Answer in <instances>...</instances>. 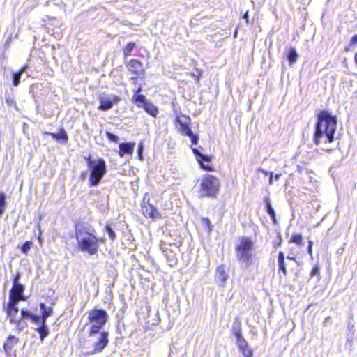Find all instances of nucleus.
Segmentation results:
<instances>
[{
    "label": "nucleus",
    "mask_w": 357,
    "mask_h": 357,
    "mask_svg": "<svg viewBox=\"0 0 357 357\" xmlns=\"http://www.w3.org/2000/svg\"><path fill=\"white\" fill-rule=\"evenodd\" d=\"M336 124L335 116L331 115L327 112H321L318 116V121L314 133V142L319 144L322 139H324L325 143L333 142Z\"/></svg>",
    "instance_id": "obj_1"
},
{
    "label": "nucleus",
    "mask_w": 357,
    "mask_h": 357,
    "mask_svg": "<svg viewBox=\"0 0 357 357\" xmlns=\"http://www.w3.org/2000/svg\"><path fill=\"white\" fill-rule=\"evenodd\" d=\"M89 172V185L97 186L107 173V165L102 158H93L91 155L84 157Z\"/></svg>",
    "instance_id": "obj_2"
},
{
    "label": "nucleus",
    "mask_w": 357,
    "mask_h": 357,
    "mask_svg": "<svg viewBox=\"0 0 357 357\" xmlns=\"http://www.w3.org/2000/svg\"><path fill=\"white\" fill-rule=\"evenodd\" d=\"M108 314L105 310L94 308L89 312L88 320L91 324L89 331V335H93L100 333L108 320Z\"/></svg>",
    "instance_id": "obj_3"
},
{
    "label": "nucleus",
    "mask_w": 357,
    "mask_h": 357,
    "mask_svg": "<svg viewBox=\"0 0 357 357\" xmlns=\"http://www.w3.org/2000/svg\"><path fill=\"white\" fill-rule=\"evenodd\" d=\"M220 189L218 178L211 174L203 176L199 185V196L201 197H216Z\"/></svg>",
    "instance_id": "obj_4"
},
{
    "label": "nucleus",
    "mask_w": 357,
    "mask_h": 357,
    "mask_svg": "<svg viewBox=\"0 0 357 357\" xmlns=\"http://www.w3.org/2000/svg\"><path fill=\"white\" fill-rule=\"evenodd\" d=\"M254 243L248 237H243L240 243L236 247V257L239 262L245 268L248 267L252 262V254L251 252Z\"/></svg>",
    "instance_id": "obj_5"
},
{
    "label": "nucleus",
    "mask_w": 357,
    "mask_h": 357,
    "mask_svg": "<svg viewBox=\"0 0 357 357\" xmlns=\"http://www.w3.org/2000/svg\"><path fill=\"white\" fill-rule=\"evenodd\" d=\"M79 249L90 255L97 253L99 245H97V236L96 234L87 236L77 240Z\"/></svg>",
    "instance_id": "obj_6"
},
{
    "label": "nucleus",
    "mask_w": 357,
    "mask_h": 357,
    "mask_svg": "<svg viewBox=\"0 0 357 357\" xmlns=\"http://www.w3.org/2000/svg\"><path fill=\"white\" fill-rule=\"evenodd\" d=\"M100 105L98 109L100 111H108L111 109L114 104H117L120 100V98L113 94H105L99 96Z\"/></svg>",
    "instance_id": "obj_7"
},
{
    "label": "nucleus",
    "mask_w": 357,
    "mask_h": 357,
    "mask_svg": "<svg viewBox=\"0 0 357 357\" xmlns=\"http://www.w3.org/2000/svg\"><path fill=\"white\" fill-rule=\"evenodd\" d=\"M94 234H96V230L90 223L84 221H79L75 224L76 240Z\"/></svg>",
    "instance_id": "obj_8"
},
{
    "label": "nucleus",
    "mask_w": 357,
    "mask_h": 357,
    "mask_svg": "<svg viewBox=\"0 0 357 357\" xmlns=\"http://www.w3.org/2000/svg\"><path fill=\"white\" fill-rule=\"evenodd\" d=\"M191 119L186 115L177 116L175 119V126L178 131L184 136L190 134L192 131Z\"/></svg>",
    "instance_id": "obj_9"
},
{
    "label": "nucleus",
    "mask_w": 357,
    "mask_h": 357,
    "mask_svg": "<svg viewBox=\"0 0 357 357\" xmlns=\"http://www.w3.org/2000/svg\"><path fill=\"white\" fill-rule=\"evenodd\" d=\"M109 343V332L101 331L98 339L93 343V349L86 353V355H93L103 351Z\"/></svg>",
    "instance_id": "obj_10"
},
{
    "label": "nucleus",
    "mask_w": 357,
    "mask_h": 357,
    "mask_svg": "<svg viewBox=\"0 0 357 357\" xmlns=\"http://www.w3.org/2000/svg\"><path fill=\"white\" fill-rule=\"evenodd\" d=\"M150 199L147 197L146 195L143 199V205L142 206V210L144 216L152 218L157 219L161 218V215L160 212L156 209L153 204L149 203Z\"/></svg>",
    "instance_id": "obj_11"
},
{
    "label": "nucleus",
    "mask_w": 357,
    "mask_h": 357,
    "mask_svg": "<svg viewBox=\"0 0 357 357\" xmlns=\"http://www.w3.org/2000/svg\"><path fill=\"white\" fill-rule=\"evenodd\" d=\"M192 151L194 155L196 156V158L199 163L200 167L205 170L211 172L213 170V167L209 165H206L205 162L209 163L211 160V158L207 155H204L202 153L197 149L192 148Z\"/></svg>",
    "instance_id": "obj_12"
},
{
    "label": "nucleus",
    "mask_w": 357,
    "mask_h": 357,
    "mask_svg": "<svg viewBox=\"0 0 357 357\" xmlns=\"http://www.w3.org/2000/svg\"><path fill=\"white\" fill-rule=\"evenodd\" d=\"M129 71L137 76L144 74L142 63L137 59H131L126 65Z\"/></svg>",
    "instance_id": "obj_13"
},
{
    "label": "nucleus",
    "mask_w": 357,
    "mask_h": 357,
    "mask_svg": "<svg viewBox=\"0 0 357 357\" xmlns=\"http://www.w3.org/2000/svg\"><path fill=\"white\" fill-rule=\"evenodd\" d=\"M19 342L18 337L10 335L6 342L3 344V349L7 357H10L12 355L13 349Z\"/></svg>",
    "instance_id": "obj_14"
},
{
    "label": "nucleus",
    "mask_w": 357,
    "mask_h": 357,
    "mask_svg": "<svg viewBox=\"0 0 357 357\" xmlns=\"http://www.w3.org/2000/svg\"><path fill=\"white\" fill-rule=\"evenodd\" d=\"M36 327L35 330L38 333L40 336V340L43 342L45 337H47L50 334V330L45 321H40L34 324Z\"/></svg>",
    "instance_id": "obj_15"
},
{
    "label": "nucleus",
    "mask_w": 357,
    "mask_h": 357,
    "mask_svg": "<svg viewBox=\"0 0 357 357\" xmlns=\"http://www.w3.org/2000/svg\"><path fill=\"white\" fill-rule=\"evenodd\" d=\"M44 134L50 135L54 139H56L61 144H66L68 141V134L63 128H60L58 133L45 132Z\"/></svg>",
    "instance_id": "obj_16"
},
{
    "label": "nucleus",
    "mask_w": 357,
    "mask_h": 357,
    "mask_svg": "<svg viewBox=\"0 0 357 357\" xmlns=\"http://www.w3.org/2000/svg\"><path fill=\"white\" fill-rule=\"evenodd\" d=\"M135 144L132 142H123L119 144V155L120 157H123L125 155H132L133 153Z\"/></svg>",
    "instance_id": "obj_17"
},
{
    "label": "nucleus",
    "mask_w": 357,
    "mask_h": 357,
    "mask_svg": "<svg viewBox=\"0 0 357 357\" xmlns=\"http://www.w3.org/2000/svg\"><path fill=\"white\" fill-rule=\"evenodd\" d=\"M40 310L41 314L39 315V321H45L47 322V319L52 315L53 310L50 307H47L45 303H40Z\"/></svg>",
    "instance_id": "obj_18"
},
{
    "label": "nucleus",
    "mask_w": 357,
    "mask_h": 357,
    "mask_svg": "<svg viewBox=\"0 0 357 357\" xmlns=\"http://www.w3.org/2000/svg\"><path fill=\"white\" fill-rule=\"evenodd\" d=\"M236 344L243 356L246 355L247 352H252V354H253L252 349L249 347L247 341L243 336L236 338Z\"/></svg>",
    "instance_id": "obj_19"
},
{
    "label": "nucleus",
    "mask_w": 357,
    "mask_h": 357,
    "mask_svg": "<svg viewBox=\"0 0 357 357\" xmlns=\"http://www.w3.org/2000/svg\"><path fill=\"white\" fill-rule=\"evenodd\" d=\"M215 273L218 281L221 282V286H224L225 281L229 278L227 273H226L225 266H218L216 268Z\"/></svg>",
    "instance_id": "obj_20"
},
{
    "label": "nucleus",
    "mask_w": 357,
    "mask_h": 357,
    "mask_svg": "<svg viewBox=\"0 0 357 357\" xmlns=\"http://www.w3.org/2000/svg\"><path fill=\"white\" fill-rule=\"evenodd\" d=\"M21 319H29L33 324H36V322L39 321V315L33 314L26 308H22L20 310Z\"/></svg>",
    "instance_id": "obj_21"
},
{
    "label": "nucleus",
    "mask_w": 357,
    "mask_h": 357,
    "mask_svg": "<svg viewBox=\"0 0 357 357\" xmlns=\"http://www.w3.org/2000/svg\"><path fill=\"white\" fill-rule=\"evenodd\" d=\"M26 298L9 294V301L6 305H3V307H10V308H18L17 305L20 301H25Z\"/></svg>",
    "instance_id": "obj_22"
},
{
    "label": "nucleus",
    "mask_w": 357,
    "mask_h": 357,
    "mask_svg": "<svg viewBox=\"0 0 357 357\" xmlns=\"http://www.w3.org/2000/svg\"><path fill=\"white\" fill-rule=\"evenodd\" d=\"M4 310L6 312L7 317L10 319V324H14L17 321L18 317V308H10V307H3Z\"/></svg>",
    "instance_id": "obj_23"
},
{
    "label": "nucleus",
    "mask_w": 357,
    "mask_h": 357,
    "mask_svg": "<svg viewBox=\"0 0 357 357\" xmlns=\"http://www.w3.org/2000/svg\"><path fill=\"white\" fill-rule=\"evenodd\" d=\"M28 66L25 65L19 71L13 73V84L14 86H17L20 82V79L23 73H27Z\"/></svg>",
    "instance_id": "obj_24"
},
{
    "label": "nucleus",
    "mask_w": 357,
    "mask_h": 357,
    "mask_svg": "<svg viewBox=\"0 0 357 357\" xmlns=\"http://www.w3.org/2000/svg\"><path fill=\"white\" fill-rule=\"evenodd\" d=\"M139 107H143L145 112L153 117H156L158 114V107L149 101L145 105H139Z\"/></svg>",
    "instance_id": "obj_25"
},
{
    "label": "nucleus",
    "mask_w": 357,
    "mask_h": 357,
    "mask_svg": "<svg viewBox=\"0 0 357 357\" xmlns=\"http://www.w3.org/2000/svg\"><path fill=\"white\" fill-rule=\"evenodd\" d=\"M264 202V204L266 206V210L267 213L270 215L273 222L274 223H276L275 213L274 209L272 207L269 197H265Z\"/></svg>",
    "instance_id": "obj_26"
},
{
    "label": "nucleus",
    "mask_w": 357,
    "mask_h": 357,
    "mask_svg": "<svg viewBox=\"0 0 357 357\" xmlns=\"http://www.w3.org/2000/svg\"><path fill=\"white\" fill-rule=\"evenodd\" d=\"M141 91H142V88L139 87L136 91V93L141 92ZM132 99L134 100V101L136 103L138 104V106L139 105H145L146 103H147L149 102L147 100L146 96L142 94H135L132 97Z\"/></svg>",
    "instance_id": "obj_27"
},
{
    "label": "nucleus",
    "mask_w": 357,
    "mask_h": 357,
    "mask_svg": "<svg viewBox=\"0 0 357 357\" xmlns=\"http://www.w3.org/2000/svg\"><path fill=\"white\" fill-rule=\"evenodd\" d=\"M165 257L167 262L170 266H174L177 264L178 259L176 254L172 250H169L167 253L165 254Z\"/></svg>",
    "instance_id": "obj_28"
},
{
    "label": "nucleus",
    "mask_w": 357,
    "mask_h": 357,
    "mask_svg": "<svg viewBox=\"0 0 357 357\" xmlns=\"http://www.w3.org/2000/svg\"><path fill=\"white\" fill-rule=\"evenodd\" d=\"M24 286L23 284L17 285V286H13L11 288L9 294L20 296L25 298L24 295Z\"/></svg>",
    "instance_id": "obj_29"
},
{
    "label": "nucleus",
    "mask_w": 357,
    "mask_h": 357,
    "mask_svg": "<svg viewBox=\"0 0 357 357\" xmlns=\"http://www.w3.org/2000/svg\"><path fill=\"white\" fill-rule=\"evenodd\" d=\"M286 56L289 63L292 65L294 63L298 58V54L294 48L290 47L287 50Z\"/></svg>",
    "instance_id": "obj_30"
},
{
    "label": "nucleus",
    "mask_w": 357,
    "mask_h": 357,
    "mask_svg": "<svg viewBox=\"0 0 357 357\" xmlns=\"http://www.w3.org/2000/svg\"><path fill=\"white\" fill-rule=\"evenodd\" d=\"M278 266H279V271H282L284 276L287 275V268L286 265L284 263V255L282 252H280L278 253Z\"/></svg>",
    "instance_id": "obj_31"
},
{
    "label": "nucleus",
    "mask_w": 357,
    "mask_h": 357,
    "mask_svg": "<svg viewBox=\"0 0 357 357\" xmlns=\"http://www.w3.org/2000/svg\"><path fill=\"white\" fill-rule=\"evenodd\" d=\"M232 333L235 336L236 339L242 337L241 324L238 321L234 322L232 325Z\"/></svg>",
    "instance_id": "obj_32"
},
{
    "label": "nucleus",
    "mask_w": 357,
    "mask_h": 357,
    "mask_svg": "<svg viewBox=\"0 0 357 357\" xmlns=\"http://www.w3.org/2000/svg\"><path fill=\"white\" fill-rule=\"evenodd\" d=\"M6 205V195L4 192H0V217L3 214Z\"/></svg>",
    "instance_id": "obj_33"
},
{
    "label": "nucleus",
    "mask_w": 357,
    "mask_h": 357,
    "mask_svg": "<svg viewBox=\"0 0 357 357\" xmlns=\"http://www.w3.org/2000/svg\"><path fill=\"white\" fill-rule=\"evenodd\" d=\"M135 43L134 42H130L127 44L126 48L123 50L124 57H128L131 55L132 52L135 47Z\"/></svg>",
    "instance_id": "obj_34"
},
{
    "label": "nucleus",
    "mask_w": 357,
    "mask_h": 357,
    "mask_svg": "<svg viewBox=\"0 0 357 357\" xmlns=\"http://www.w3.org/2000/svg\"><path fill=\"white\" fill-rule=\"evenodd\" d=\"M105 231L108 234L109 238L114 241L116 238V233L110 225H107L105 227Z\"/></svg>",
    "instance_id": "obj_35"
},
{
    "label": "nucleus",
    "mask_w": 357,
    "mask_h": 357,
    "mask_svg": "<svg viewBox=\"0 0 357 357\" xmlns=\"http://www.w3.org/2000/svg\"><path fill=\"white\" fill-rule=\"evenodd\" d=\"M13 324L16 325V328L19 332L22 331L27 326L25 321H23V319H21V317L17 319V321Z\"/></svg>",
    "instance_id": "obj_36"
},
{
    "label": "nucleus",
    "mask_w": 357,
    "mask_h": 357,
    "mask_svg": "<svg viewBox=\"0 0 357 357\" xmlns=\"http://www.w3.org/2000/svg\"><path fill=\"white\" fill-rule=\"evenodd\" d=\"M33 243L31 241H26L21 247L22 252L24 254H27V252L31 248Z\"/></svg>",
    "instance_id": "obj_37"
},
{
    "label": "nucleus",
    "mask_w": 357,
    "mask_h": 357,
    "mask_svg": "<svg viewBox=\"0 0 357 357\" xmlns=\"http://www.w3.org/2000/svg\"><path fill=\"white\" fill-rule=\"evenodd\" d=\"M291 242L294 243L297 245L302 244V236L300 234H294L291 238Z\"/></svg>",
    "instance_id": "obj_38"
},
{
    "label": "nucleus",
    "mask_w": 357,
    "mask_h": 357,
    "mask_svg": "<svg viewBox=\"0 0 357 357\" xmlns=\"http://www.w3.org/2000/svg\"><path fill=\"white\" fill-rule=\"evenodd\" d=\"M106 136H107V138L111 142H113L115 143H117L119 142V137L112 132H106Z\"/></svg>",
    "instance_id": "obj_39"
},
{
    "label": "nucleus",
    "mask_w": 357,
    "mask_h": 357,
    "mask_svg": "<svg viewBox=\"0 0 357 357\" xmlns=\"http://www.w3.org/2000/svg\"><path fill=\"white\" fill-rule=\"evenodd\" d=\"M188 137H190V141L192 144L196 145L198 143L199 141V137L197 135L194 134L192 132H191L190 134L187 135Z\"/></svg>",
    "instance_id": "obj_40"
},
{
    "label": "nucleus",
    "mask_w": 357,
    "mask_h": 357,
    "mask_svg": "<svg viewBox=\"0 0 357 357\" xmlns=\"http://www.w3.org/2000/svg\"><path fill=\"white\" fill-rule=\"evenodd\" d=\"M357 44V34L354 36L350 41L349 45L348 47H346L344 49V51L348 52L350 50V47L353 45Z\"/></svg>",
    "instance_id": "obj_41"
},
{
    "label": "nucleus",
    "mask_w": 357,
    "mask_h": 357,
    "mask_svg": "<svg viewBox=\"0 0 357 357\" xmlns=\"http://www.w3.org/2000/svg\"><path fill=\"white\" fill-rule=\"evenodd\" d=\"M202 224L208 228V231H211L212 230L211 227V222L208 218H202Z\"/></svg>",
    "instance_id": "obj_42"
},
{
    "label": "nucleus",
    "mask_w": 357,
    "mask_h": 357,
    "mask_svg": "<svg viewBox=\"0 0 357 357\" xmlns=\"http://www.w3.org/2000/svg\"><path fill=\"white\" fill-rule=\"evenodd\" d=\"M142 151H143V146H142V144L140 143L138 146V149H137V153H138V156H139V158L140 160H142L143 157H142Z\"/></svg>",
    "instance_id": "obj_43"
},
{
    "label": "nucleus",
    "mask_w": 357,
    "mask_h": 357,
    "mask_svg": "<svg viewBox=\"0 0 357 357\" xmlns=\"http://www.w3.org/2000/svg\"><path fill=\"white\" fill-rule=\"evenodd\" d=\"M308 253L310 256H312V241L308 240V246H307Z\"/></svg>",
    "instance_id": "obj_44"
},
{
    "label": "nucleus",
    "mask_w": 357,
    "mask_h": 357,
    "mask_svg": "<svg viewBox=\"0 0 357 357\" xmlns=\"http://www.w3.org/2000/svg\"><path fill=\"white\" fill-rule=\"evenodd\" d=\"M160 249H161L162 252L163 253H165V255L166 253H167V252L170 250L167 246H165V245H162V244L160 245Z\"/></svg>",
    "instance_id": "obj_45"
},
{
    "label": "nucleus",
    "mask_w": 357,
    "mask_h": 357,
    "mask_svg": "<svg viewBox=\"0 0 357 357\" xmlns=\"http://www.w3.org/2000/svg\"><path fill=\"white\" fill-rule=\"evenodd\" d=\"M105 243V237H97V245H99V243L104 244Z\"/></svg>",
    "instance_id": "obj_46"
},
{
    "label": "nucleus",
    "mask_w": 357,
    "mask_h": 357,
    "mask_svg": "<svg viewBox=\"0 0 357 357\" xmlns=\"http://www.w3.org/2000/svg\"><path fill=\"white\" fill-rule=\"evenodd\" d=\"M21 276H22L21 273L17 272L16 274L15 275V276L13 277V280H20L21 278Z\"/></svg>",
    "instance_id": "obj_47"
},
{
    "label": "nucleus",
    "mask_w": 357,
    "mask_h": 357,
    "mask_svg": "<svg viewBox=\"0 0 357 357\" xmlns=\"http://www.w3.org/2000/svg\"><path fill=\"white\" fill-rule=\"evenodd\" d=\"M130 81H131V83L132 84H136L137 82V75L135 77H132L130 78Z\"/></svg>",
    "instance_id": "obj_48"
},
{
    "label": "nucleus",
    "mask_w": 357,
    "mask_h": 357,
    "mask_svg": "<svg viewBox=\"0 0 357 357\" xmlns=\"http://www.w3.org/2000/svg\"><path fill=\"white\" fill-rule=\"evenodd\" d=\"M20 284H22L20 282V280L13 279V286H17V285H20Z\"/></svg>",
    "instance_id": "obj_49"
},
{
    "label": "nucleus",
    "mask_w": 357,
    "mask_h": 357,
    "mask_svg": "<svg viewBox=\"0 0 357 357\" xmlns=\"http://www.w3.org/2000/svg\"><path fill=\"white\" fill-rule=\"evenodd\" d=\"M243 18L245 20L247 23H248V11L244 13Z\"/></svg>",
    "instance_id": "obj_50"
},
{
    "label": "nucleus",
    "mask_w": 357,
    "mask_h": 357,
    "mask_svg": "<svg viewBox=\"0 0 357 357\" xmlns=\"http://www.w3.org/2000/svg\"><path fill=\"white\" fill-rule=\"evenodd\" d=\"M319 274V268L317 266L314 267V276Z\"/></svg>",
    "instance_id": "obj_51"
},
{
    "label": "nucleus",
    "mask_w": 357,
    "mask_h": 357,
    "mask_svg": "<svg viewBox=\"0 0 357 357\" xmlns=\"http://www.w3.org/2000/svg\"><path fill=\"white\" fill-rule=\"evenodd\" d=\"M273 173L271 172L270 173V177H269V183L270 184L273 183Z\"/></svg>",
    "instance_id": "obj_52"
},
{
    "label": "nucleus",
    "mask_w": 357,
    "mask_h": 357,
    "mask_svg": "<svg viewBox=\"0 0 357 357\" xmlns=\"http://www.w3.org/2000/svg\"><path fill=\"white\" fill-rule=\"evenodd\" d=\"M87 173L86 172H82L81 174L80 178L81 179L84 180L86 177Z\"/></svg>",
    "instance_id": "obj_53"
},
{
    "label": "nucleus",
    "mask_w": 357,
    "mask_h": 357,
    "mask_svg": "<svg viewBox=\"0 0 357 357\" xmlns=\"http://www.w3.org/2000/svg\"><path fill=\"white\" fill-rule=\"evenodd\" d=\"M281 176V174H275L274 178L275 181H278Z\"/></svg>",
    "instance_id": "obj_54"
},
{
    "label": "nucleus",
    "mask_w": 357,
    "mask_h": 357,
    "mask_svg": "<svg viewBox=\"0 0 357 357\" xmlns=\"http://www.w3.org/2000/svg\"><path fill=\"white\" fill-rule=\"evenodd\" d=\"M244 357H253V354H252V352H247L246 355H245Z\"/></svg>",
    "instance_id": "obj_55"
},
{
    "label": "nucleus",
    "mask_w": 357,
    "mask_h": 357,
    "mask_svg": "<svg viewBox=\"0 0 357 357\" xmlns=\"http://www.w3.org/2000/svg\"><path fill=\"white\" fill-rule=\"evenodd\" d=\"M354 62L357 66V52L354 55Z\"/></svg>",
    "instance_id": "obj_56"
},
{
    "label": "nucleus",
    "mask_w": 357,
    "mask_h": 357,
    "mask_svg": "<svg viewBox=\"0 0 357 357\" xmlns=\"http://www.w3.org/2000/svg\"><path fill=\"white\" fill-rule=\"evenodd\" d=\"M310 275L311 277H312V269L311 270V271L310 272Z\"/></svg>",
    "instance_id": "obj_57"
},
{
    "label": "nucleus",
    "mask_w": 357,
    "mask_h": 357,
    "mask_svg": "<svg viewBox=\"0 0 357 357\" xmlns=\"http://www.w3.org/2000/svg\"><path fill=\"white\" fill-rule=\"evenodd\" d=\"M37 227H38V229H40V225H39V223H38V224H37Z\"/></svg>",
    "instance_id": "obj_58"
},
{
    "label": "nucleus",
    "mask_w": 357,
    "mask_h": 357,
    "mask_svg": "<svg viewBox=\"0 0 357 357\" xmlns=\"http://www.w3.org/2000/svg\"><path fill=\"white\" fill-rule=\"evenodd\" d=\"M263 172L265 174H267L268 172H265V171H263Z\"/></svg>",
    "instance_id": "obj_59"
}]
</instances>
